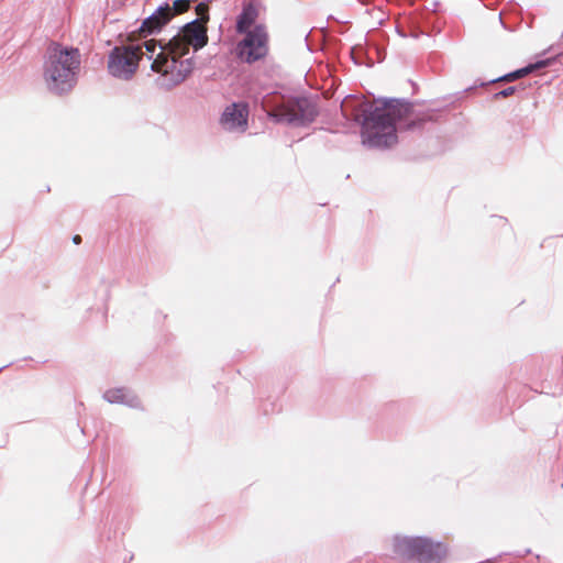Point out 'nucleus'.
<instances>
[{"instance_id":"20e7f679","label":"nucleus","mask_w":563,"mask_h":563,"mask_svg":"<svg viewBox=\"0 0 563 563\" xmlns=\"http://www.w3.org/2000/svg\"><path fill=\"white\" fill-rule=\"evenodd\" d=\"M143 55L140 45L115 46L109 55V73L121 79H130L135 74Z\"/></svg>"},{"instance_id":"dca6fc26","label":"nucleus","mask_w":563,"mask_h":563,"mask_svg":"<svg viewBox=\"0 0 563 563\" xmlns=\"http://www.w3.org/2000/svg\"><path fill=\"white\" fill-rule=\"evenodd\" d=\"M516 91V87H508L497 93L494 95V99L498 100L500 98H507L509 96H512Z\"/></svg>"},{"instance_id":"f257e3e1","label":"nucleus","mask_w":563,"mask_h":563,"mask_svg":"<svg viewBox=\"0 0 563 563\" xmlns=\"http://www.w3.org/2000/svg\"><path fill=\"white\" fill-rule=\"evenodd\" d=\"M341 109L345 117H352L362 124L363 143L369 146H390L397 140V130L415 129L427 121L412 104L400 100L372 104L349 98L342 102Z\"/></svg>"},{"instance_id":"0eeeda50","label":"nucleus","mask_w":563,"mask_h":563,"mask_svg":"<svg viewBox=\"0 0 563 563\" xmlns=\"http://www.w3.org/2000/svg\"><path fill=\"white\" fill-rule=\"evenodd\" d=\"M239 57L246 63H254L264 58L268 52V34L265 26L256 25L249 31L238 44Z\"/></svg>"},{"instance_id":"4468645a","label":"nucleus","mask_w":563,"mask_h":563,"mask_svg":"<svg viewBox=\"0 0 563 563\" xmlns=\"http://www.w3.org/2000/svg\"><path fill=\"white\" fill-rule=\"evenodd\" d=\"M196 13L199 16L196 21L201 22L203 25L209 21V7L206 3H199L196 7Z\"/></svg>"},{"instance_id":"ddd939ff","label":"nucleus","mask_w":563,"mask_h":563,"mask_svg":"<svg viewBox=\"0 0 563 563\" xmlns=\"http://www.w3.org/2000/svg\"><path fill=\"white\" fill-rule=\"evenodd\" d=\"M104 398L109 402H123L126 398V394H125L124 389L113 388V389H109L104 393Z\"/></svg>"},{"instance_id":"6e6552de","label":"nucleus","mask_w":563,"mask_h":563,"mask_svg":"<svg viewBox=\"0 0 563 563\" xmlns=\"http://www.w3.org/2000/svg\"><path fill=\"white\" fill-rule=\"evenodd\" d=\"M269 114L277 121L310 122L317 115V108L309 99L298 98L275 108Z\"/></svg>"},{"instance_id":"f03ea898","label":"nucleus","mask_w":563,"mask_h":563,"mask_svg":"<svg viewBox=\"0 0 563 563\" xmlns=\"http://www.w3.org/2000/svg\"><path fill=\"white\" fill-rule=\"evenodd\" d=\"M79 65L80 54L77 48L53 43L44 63L43 76L47 88L55 93L70 89Z\"/></svg>"},{"instance_id":"7ed1b4c3","label":"nucleus","mask_w":563,"mask_h":563,"mask_svg":"<svg viewBox=\"0 0 563 563\" xmlns=\"http://www.w3.org/2000/svg\"><path fill=\"white\" fill-rule=\"evenodd\" d=\"M395 558L412 563H441L448 555L444 543L428 537H395Z\"/></svg>"},{"instance_id":"9b49d317","label":"nucleus","mask_w":563,"mask_h":563,"mask_svg":"<svg viewBox=\"0 0 563 563\" xmlns=\"http://www.w3.org/2000/svg\"><path fill=\"white\" fill-rule=\"evenodd\" d=\"M258 11L254 4L249 3L244 5L236 20V32L240 34H246L251 31V26L255 23Z\"/></svg>"},{"instance_id":"6ab92c4d","label":"nucleus","mask_w":563,"mask_h":563,"mask_svg":"<svg viewBox=\"0 0 563 563\" xmlns=\"http://www.w3.org/2000/svg\"><path fill=\"white\" fill-rule=\"evenodd\" d=\"M498 221L501 222L504 225L507 224V220L506 219L499 218Z\"/></svg>"},{"instance_id":"39448f33","label":"nucleus","mask_w":563,"mask_h":563,"mask_svg":"<svg viewBox=\"0 0 563 563\" xmlns=\"http://www.w3.org/2000/svg\"><path fill=\"white\" fill-rule=\"evenodd\" d=\"M181 57L183 56H176L175 54L169 53V46H161V52L152 63V69L168 77L170 84H180L194 69L191 59L181 60Z\"/></svg>"},{"instance_id":"9d476101","label":"nucleus","mask_w":563,"mask_h":563,"mask_svg":"<svg viewBox=\"0 0 563 563\" xmlns=\"http://www.w3.org/2000/svg\"><path fill=\"white\" fill-rule=\"evenodd\" d=\"M249 108L245 103H232L228 106L221 117L224 129L245 131L247 126Z\"/></svg>"},{"instance_id":"a211bd4d","label":"nucleus","mask_w":563,"mask_h":563,"mask_svg":"<svg viewBox=\"0 0 563 563\" xmlns=\"http://www.w3.org/2000/svg\"><path fill=\"white\" fill-rule=\"evenodd\" d=\"M73 242H74L75 244H80V243H81V236H80V235H78V234H77V235H75V236L73 238Z\"/></svg>"},{"instance_id":"1a4fd4ad","label":"nucleus","mask_w":563,"mask_h":563,"mask_svg":"<svg viewBox=\"0 0 563 563\" xmlns=\"http://www.w3.org/2000/svg\"><path fill=\"white\" fill-rule=\"evenodd\" d=\"M173 16L174 13L168 4L159 7L151 16L143 21L142 25L136 31H132L128 34L126 41L134 42L159 31Z\"/></svg>"},{"instance_id":"2eb2a0df","label":"nucleus","mask_w":563,"mask_h":563,"mask_svg":"<svg viewBox=\"0 0 563 563\" xmlns=\"http://www.w3.org/2000/svg\"><path fill=\"white\" fill-rule=\"evenodd\" d=\"M189 7H190L189 0H176V1H174L173 8H170V9L175 15L176 13L180 14V13L186 12L189 9Z\"/></svg>"},{"instance_id":"423d86ee","label":"nucleus","mask_w":563,"mask_h":563,"mask_svg":"<svg viewBox=\"0 0 563 563\" xmlns=\"http://www.w3.org/2000/svg\"><path fill=\"white\" fill-rule=\"evenodd\" d=\"M207 42V26L199 21H192L186 24L181 32L175 35L166 45L169 46V53L184 56L189 52L190 46L197 51L202 48Z\"/></svg>"},{"instance_id":"f8f14e48","label":"nucleus","mask_w":563,"mask_h":563,"mask_svg":"<svg viewBox=\"0 0 563 563\" xmlns=\"http://www.w3.org/2000/svg\"><path fill=\"white\" fill-rule=\"evenodd\" d=\"M544 65H545L544 62H539V63H536V64H531V65H529L527 67H523L521 69H518L516 71H512L510 74L505 75L499 80L500 81H514L516 79L525 77L526 75L532 73L533 70H536L538 68L543 67Z\"/></svg>"},{"instance_id":"f3484780","label":"nucleus","mask_w":563,"mask_h":563,"mask_svg":"<svg viewBox=\"0 0 563 563\" xmlns=\"http://www.w3.org/2000/svg\"><path fill=\"white\" fill-rule=\"evenodd\" d=\"M144 47L146 49V53H148V58H153V54L155 52V48H156V42L155 40H150V41H146L144 43Z\"/></svg>"}]
</instances>
